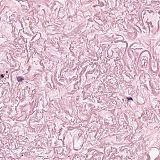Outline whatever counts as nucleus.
Segmentation results:
<instances>
[{"instance_id":"1","label":"nucleus","mask_w":160,"mask_h":160,"mask_svg":"<svg viewBox=\"0 0 160 160\" xmlns=\"http://www.w3.org/2000/svg\"><path fill=\"white\" fill-rule=\"evenodd\" d=\"M142 48H137L135 49L134 51L132 50V52L136 53L137 55H138L140 53L141 54L142 52Z\"/></svg>"},{"instance_id":"2","label":"nucleus","mask_w":160,"mask_h":160,"mask_svg":"<svg viewBox=\"0 0 160 160\" xmlns=\"http://www.w3.org/2000/svg\"><path fill=\"white\" fill-rule=\"evenodd\" d=\"M17 80L19 82H22V81L24 80L23 77L21 76H18L16 77Z\"/></svg>"},{"instance_id":"3","label":"nucleus","mask_w":160,"mask_h":160,"mask_svg":"<svg viewBox=\"0 0 160 160\" xmlns=\"http://www.w3.org/2000/svg\"><path fill=\"white\" fill-rule=\"evenodd\" d=\"M136 44L134 43V44H132L131 46V48L133 49V51H134L135 50V49L138 48H137L136 47Z\"/></svg>"},{"instance_id":"4","label":"nucleus","mask_w":160,"mask_h":160,"mask_svg":"<svg viewBox=\"0 0 160 160\" xmlns=\"http://www.w3.org/2000/svg\"><path fill=\"white\" fill-rule=\"evenodd\" d=\"M122 45L123 46L125 47L126 48H127L128 47V43L126 41L122 42Z\"/></svg>"},{"instance_id":"5","label":"nucleus","mask_w":160,"mask_h":160,"mask_svg":"<svg viewBox=\"0 0 160 160\" xmlns=\"http://www.w3.org/2000/svg\"><path fill=\"white\" fill-rule=\"evenodd\" d=\"M127 98L128 99V100H132V101H133V99L131 97H127Z\"/></svg>"},{"instance_id":"6","label":"nucleus","mask_w":160,"mask_h":160,"mask_svg":"<svg viewBox=\"0 0 160 160\" xmlns=\"http://www.w3.org/2000/svg\"><path fill=\"white\" fill-rule=\"evenodd\" d=\"M4 77V75L3 74H1L0 76V79H1L3 78Z\"/></svg>"},{"instance_id":"7","label":"nucleus","mask_w":160,"mask_h":160,"mask_svg":"<svg viewBox=\"0 0 160 160\" xmlns=\"http://www.w3.org/2000/svg\"><path fill=\"white\" fill-rule=\"evenodd\" d=\"M149 24L150 25H151L150 26H151V28H152L153 27V26H152V23H151V22H149Z\"/></svg>"},{"instance_id":"8","label":"nucleus","mask_w":160,"mask_h":160,"mask_svg":"<svg viewBox=\"0 0 160 160\" xmlns=\"http://www.w3.org/2000/svg\"><path fill=\"white\" fill-rule=\"evenodd\" d=\"M9 25L10 26H11L12 27V28H13V27L12 24H11V23H9Z\"/></svg>"},{"instance_id":"9","label":"nucleus","mask_w":160,"mask_h":160,"mask_svg":"<svg viewBox=\"0 0 160 160\" xmlns=\"http://www.w3.org/2000/svg\"><path fill=\"white\" fill-rule=\"evenodd\" d=\"M148 29H149V32L150 29V27L149 25L148 24Z\"/></svg>"},{"instance_id":"10","label":"nucleus","mask_w":160,"mask_h":160,"mask_svg":"<svg viewBox=\"0 0 160 160\" xmlns=\"http://www.w3.org/2000/svg\"><path fill=\"white\" fill-rule=\"evenodd\" d=\"M6 72L7 73H8V71H7Z\"/></svg>"},{"instance_id":"11","label":"nucleus","mask_w":160,"mask_h":160,"mask_svg":"<svg viewBox=\"0 0 160 160\" xmlns=\"http://www.w3.org/2000/svg\"><path fill=\"white\" fill-rule=\"evenodd\" d=\"M113 156V155H112V157L113 158V157H114V156Z\"/></svg>"},{"instance_id":"12","label":"nucleus","mask_w":160,"mask_h":160,"mask_svg":"<svg viewBox=\"0 0 160 160\" xmlns=\"http://www.w3.org/2000/svg\"><path fill=\"white\" fill-rule=\"evenodd\" d=\"M113 156V155H112V157L113 158V157H114V156Z\"/></svg>"}]
</instances>
